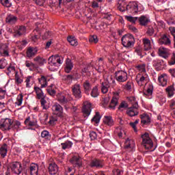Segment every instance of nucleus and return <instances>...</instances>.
Returning <instances> with one entry per match:
<instances>
[{
	"instance_id": "nucleus-39",
	"label": "nucleus",
	"mask_w": 175,
	"mask_h": 175,
	"mask_svg": "<svg viewBox=\"0 0 175 175\" xmlns=\"http://www.w3.org/2000/svg\"><path fill=\"white\" fill-rule=\"evenodd\" d=\"M35 62H38L40 66H43L44 64H46L47 61L45 59L42 58L40 56H37L33 59Z\"/></svg>"
},
{
	"instance_id": "nucleus-25",
	"label": "nucleus",
	"mask_w": 175,
	"mask_h": 175,
	"mask_svg": "<svg viewBox=\"0 0 175 175\" xmlns=\"http://www.w3.org/2000/svg\"><path fill=\"white\" fill-rule=\"evenodd\" d=\"M5 21L8 24L13 25V24H16V23H17V16L10 14L6 17Z\"/></svg>"
},
{
	"instance_id": "nucleus-28",
	"label": "nucleus",
	"mask_w": 175,
	"mask_h": 175,
	"mask_svg": "<svg viewBox=\"0 0 175 175\" xmlns=\"http://www.w3.org/2000/svg\"><path fill=\"white\" fill-rule=\"evenodd\" d=\"M142 42L144 43V50H145V51L151 50V41L148 38H144Z\"/></svg>"
},
{
	"instance_id": "nucleus-52",
	"label": "nucleus",
	"mask_w": 175,
	"mask_h": 175,
	"mask_svg": "<svg viewBox=\"0 0 175 175\" xmlns=\"http://www.w3.org/2000/svg\"><path fill=\"white\" fill-rule=\"evenodd\" d=\"M25 66L29 68V70H33L35 69V64L28 61L25 62Z\"/></svg>"
},
{
	"instance_id": "nucleus-53",
	"label": "nucleus",
	"mask_w": 175,
	"mask_h": 175,
	"mask_svg": "<svg viewBox=\"0 0 175 175\" xmlns=\"http://www.w3.org/2000/svg\"><path fill=\"white\" fill-rule=\"evenodd\" d=\"M57 121H58L57 116H51L49 119V124L51 125H55V122H57Z\"/></svg>"
},
{
	"instance_id": "nucleus-49",
	"label": "nucleus",
	"mask_w": 175,
	"mask_h": 175,
	"mask_svg": "<svg viewBox=\"0 0 175 175\" xmlns=\"http://www.w3.org/2000/svg\"><path fill=\"white\" fill-rule=\"evenodd\" d=\"M23 98L24 96H23V94L18 95L15 105H17V106H21V105H23Z\"/></svg>"
},
{
	"instance_id": "nucleus-22",
	"label": "nucleus",
	"mask_w": 175,
	"mask_h": 175,
	"mask_svg": "<svg viewBox=\"0 0 175 175\" xmlns=\"http://www.w3.org/2000/svg\"><path fill=\"white\" fill-rule=\"evenodd\" d=\"M141 122L142 125H150L151 122V119L150 118V116L147 114H142L141 115Z\"/></svg>"
},
{
	"instance_id": "nucleus-13",
	"label": "nucleus",
	"mask_w": 175,
	"mask_h": 175,
	"mask_svg": "<svg viewBox=\"0 0 175 175\" xmlns=\"http://www.w3.org/2000/svg\"><path fill=\"white\" fill-rule=\"evenodd\" d=\"M0 54L3 57H9V46L6 44H0Z\"/></svg>"
},
{
	"instance_id": "nucleus-48",
	"label": "nucleus",
	"mask_w": 175,
	"mask_h": 175,
	"mask_svg": "<svg viewBox=\"0 0 175 175\" xmlns=\"http://www.w3.org/2000/svg\"><path fill=\"white\" fill-rule=\"evenodd\" d=\"M100 121V115L99 114V112H96L95 116L92 118V122L99 124Z\"/></svg>"
},
{
	"instance_id": "nucleus-45",
	"label": "nucleus",
	"mask_w": 175,
	"mask_h": 175,
	"mask_svg": "<svg viewBox=\"0 0 175 175\" xmlns=\"http://www.w3.org/2000/svg\"><path fill=\"white\" fill-rule=\"evenodd\" d=\"M58 101L59 102V103H61V105H63L64 106H65L66 103L69 102L68 100V98H66L64 95L59 96V97L58 98Z\"/></svg>"
},
{
	"instance_id": "nucleus-10",
	"label": "nucleus",
	"mask_w": 175,
	"mask_h": 175,
	"mask_svg": "<svg viewBox=\"0 0 175 175\" xmlns=\"http://www.w3.org/2000/svg\"><path fill=\"white\" fill-rule=\"evenodd\" d=\"M70 162L75 167H81L83 163H81V159H80V156L79 154H75L70 159Z\"/></svg>"
},
{
	"instance_id": "nucleus-44",
	"label": "nucleus",
	"mask_w": 175,
	"mask_h": 175,
	"mask_svg": "<svg viewBox=\"0 0 175 175\" xmlns=\"http://www.w3.org/2000/svg\"><path fill=\"white\" fill-rule=\"evenodd\" d=\"M25 124L28 126H36V121H31V117H27L25 120Z\"/></svg>"
},
{
	"instance_id": "nucleus-41",
	"label": "nucleus",
	"mask_w": 175,
	"mask_h": 175,
	"mask_svg": "<svg viewBox=\"0 0 175 175\" xmlns=\"http://www.w3.org/2000/svg\"><path fill=\"white\" fill-rule=\"evenodd\" d=\"M38 81L41 85V88H44L45 87H47V79H46V77L41 76V77L38 79Z\"/></svg>"
},
{
	"instance_id": "nucleus-38",
	"label": "nucleus",
	"mask_w": 175,
	"mask_h": 175,
	"mask_svg": "<svg viewBox=\"0 0 175 175\" xmlns=\"http://www.w3.org/2000/svg\"><path fill=\"white\" fill-rule=\"evenodd\" d=\"M83 88L85 94L86 95H90V90H91V83L88 81H86L83 83Z\"/></svg>"
},
{
	"instance_id": "nucleus-35",
	"label": "nucleus",
	"mask_w": 175,
	"mask_h": 175,
	"mask_svg": "<svg viewBox=\"0 0 175 175\" xmlns=\"http://www.w3.org/2000/svg\"><path fill=\"white\" fill-rule=\"evenodd\" d=\"M110 87V85L109 83V81L103 82L101 83V91L103 94H106L109 91V88Z\"/></svg>"
},
{
	"instance_id": "nucleus-36",
	"label": "nucleus",
	"mask_w": 175,
	"mask_h": 175,
	"mask_svg": "<svg viewBox=\"0 0 175 175\" xmlns=\"http://www.w3.org/2000/svg\"><path fill=\"white\" fill-rule=\"evenodd\" d=\"M34 90L36 93L38 99H40V98H44V93H43V90H42L40 88L34 87Z\"/></svg>"
},
{
	"instance_id": "nucleus-23",
	"label": "nucleus",
	"mask_w": 175,
	"mask_h": 175,
	"mask_svg": "<svg viewBox=\"0 0 175 175\" xmlns=\"http://www.w3.org/2000/svg\"><path fill=\"white\" fill-rule=\"evenodd\" d=\"M165 92L168 98H172V96H174L175 93L174 85L172 84L168 86L167 88H165Z\"/></svg>"
},
{
	"instance_id": "nucleus-6",
	"label": "nucleus",
	"mask_w": 175,
	"mask_h": 175,
	"mask_svg": "<svg viewBox=\"0 0 175 175\" xmlns=\"http://www.w3.org/2000/svg\"><path fill=\"white\" fill-rule=\"evenodd\" d=\"M115 78L118 83H125L128 80V73L122 70L117 71L115 72Z\"/></svg>"
},
{
	"instance_id": "nucleus-30",
	"label": "nucleus",
	"mask_w": 175,
	"mask_h": 175,
	"mask_svg": "<svg viewBox=\"0 0 175 175\" xmlns=\"http://www.w3.org/2000/svg\"><path fill=\"white\" fill-rule=\"evenodd\" d=\"M118 105V96H114L110 104L109 105V108L111 109L112 110H114V109H116V105Z\"/></svg>"
},
{
	"instance_id": "nucleus-2",
	"label": "nucleus",
	"mask_w": 175,
	"mask_h": 175,
	"mask_svg": "<svg viewBox=\"0 0 175 175\" xmlns=\"http://www.w3.org/2000/svg\"><path fill=\"white\" fill-rule=\"evenodd\" d=\"M122 44L126 49H131L135 44V38L132 34H125L122 38Z\"/></svg>"
},
{
	"instance_id": "nucleus-5",
	"label": "nucleus",
	"mask_w": 175,
	"mask_h": 175,
	"mask_svg": "<svg viewBox=\"0 0 175 175\" xmlns=\"http://www.w3.org/2000/svg\"><path fill=\"white\" fill-rule=\"evenodd\" d=\"M89 166L92 169H102L105 166V160L98 158L92 159L89 163Z\"/></svg>"
},
{
	"instance_id": "nucleus-1",
	"label": "nucleus",
	"mask_w": 175,
	"mask_h": 175,
	"mask_svg": "<svg viewBox=\"0 0 175 175\" xmlns=\"http://www.w3.org/2000/svg\"><path fill=\"white\" fill-rule=\"evenodd\" d=\"M21 122L18 120L12 121V119H1L0 121V129L1 131H10V129H18Z\"/></svg>"
},
{
	"instance_id": "nucleus-58",
	"label": "nucleus",
	"mask_w": 175,
	"mask_h": 175,
	"mask_svg": "<svg viewBox=\"0 0 175 175\" xmlns=\"http://www.w3.org/2000/svg\"><path fill=\"white\" fill-rule=\"evenodd\" d=\"M128 107V103L125 101H122L118 107V110H121L122 109H126Z\"/></svg>"
},
{
	"instance_id": "nucleus-7",
	"label": "nucleus",
	"mask_w": 175,
	"mask_h": 175,
	"mask_svg": "<svg viewBox=\"0 0 175 175\" xmlns=\"http://www.w3.org/2000/svg\"><path fill=\"white\" fill-rule=\"evenodd\" d=\"M126 11L129 13H132V14H135L139 12V5H137V2L132 1L130 2L126 8Z\"/></svg>"
},
{
	"instance_id": "nucleus-57",
	"label": "nucleus",
	"mask_w": 175,
	"mask_h": 175,
	"mask_svg": "<svg viewBox=\"0 0 175 175\" xmlns=\"http://www.w3.org/2000/svg\"><path fill=\"white\" fill-rule=\"evenodd\" d=\"M7 65H8V61H6V59L0 60V69H5Z\"/></svg>"
},
{
	"instance_id": "nucleus-32",
	"label": "nucleus",
	"mask_w": 175,
	"mask_h": 175,
	"mask_svg": "<svg viewBox=\"0 0 175 175\" xmlns=\"http://www.w3.org/2000/svg\"><path fill=\"white\" fill-rule=\"evenodd\" d=\"M126 113L129 117H135L139 114L137 109L133 108H128Z\"/></svg>"
},
{
	"instance_id": "nucleus-9",
	"label": "nucleus",
	"mask_w": 175,
	"mask_h": 175,
	"mask_svg": "<svg viewBox=\"0 0 175 175\" xmlns=\"http://www.w3.org/2000/svg\"><path fill=\"white\" fill-rule=\"evenodd\" d=\"M72 95L76 99H81L83 95L81 94V86L80 84H75L72 87Z\"/></svg>"
},
{
	"instance_id": "nucleus-8",
	"label": "nucleus",
	"mask_w": 175,
	"mask_h": 175,
	"mask_svg": "<svg viewBox=\"0 0 175 175\" xmlns=\"http://www.w3.org/2000/svg\"><path fill=\"white\" fill-rule=\"evenodd\" d=\"M10 168L12 173H14V174L20 175L21 174V172H23V167L21 166V163L18 162L12 163L10 165Z\"/></svg>"
},
{
	"instance_id": "nucleus-34",
	"label": "nucleus",
	"mask_w": 175,
	"mask_h": 175,
	"mask_svg": "<svg viewBox=\"0 0 175 175\" xmlns=\"http://www.w3.org/2000/svg\"><path fill=\"white\" fill-rule=\"evenodd\" d=\"M103 122L108 125V126H113V125H114V120H113L111 116H105Z\"/></svg>"
},
{
	"instance_id": "nucleus-46",
	"label": "nucleus",
	"mask_w": 175,
	"mask_h": 175,
	"mask_svg": "<svg viewBox=\"0 0 175 175\" xmlns=\"http://www.w3.org/2000/svg\"><path fill=\"white\" fill-rule=\"evenodd\" d=\"M40 99L41 107H42L43 110H47V109H49V107L47 106V101L44 98V96L41 97Z\"/></svg>"
},
{
	"instance_id": "nucleus-24",
	"label": "nucleus",
	"mask_w": 175,
	"mask_h": 175,
	"mask_svg": "<svg viewBox=\"0 0 175 175\" xmlns=\"http://www.w3.org/2000/svg\"><path fill=\"white\" fill-rule=\"evenodd\" d=\"M156 29L157 27L155 26H148L146 31V35H148V36H154V38H156L157 35V33H155Z\"/></svg>"
},
{
	"instance_id": "nucleus-26",
	"label": "nucleus",
	"mask_w": 175,
	"mask_h": 175,
	"mask_svg": "<svg viewBox=\"0 0 175 175\" xmlns=\"http://www.w3.org/2000/svg\"><path fill=\"white\" fill-rule=\"evenodd\" d=\"M52 109L54 111H56L57 113V116L59 117H62V113L64 111V109L59 104H56L52 107Z\"/></svg>"
},
{
	"instance_id": "nucleus-51",
	"label": "nucleus",
	"mask_w": 175,
	"mask_h": 175,
	"mask_svg": "<svg viewBox=\"0 0 175 175\" xmlns=\"http://www.w3.org/2000/svg\"><path fill=\"white\" fill-rule=\"evenodd\" d=\"M46 92L48 94H49L51 95V96H54V95H55V90L54 89H53V85L49 86L46 88Z\"/></svg>"
},
{
	"instance_id": "nucleus-11",
	"label": "nucleus",
	"mask_w": 175,
	"mask_h": 175,
	"mask_svg": "<svg viewBox=\"0 0 175 175\" xmlns=\"http://www.w3.org/2000/svg\"><path fill=\"white\" fill-rule=\"evenodd\" d=\"M159 55L162 58H165V59H167L170 55V50L165 47H160L159 49Z\"/></svg>"
},
{
	"instance_id": "nucleus-14",
	"label": "nucleus",
	"mask_w": 175,
	"mask_h": 175,
	"mask_svg": "<svg viewBox=\"0 0 175 175\" xmlns=\"http://www.w3.org/2000/svg\"><path fill=\"white\" fill-rule=\"evenodd\" d=\"M73 69V62L69 58L66 59V63L64 64V72L66 73H70Z\"/></svg>"
},
{
	"instance_id": "nucleus-62",
	"label": "nucleus",
	"mask_w": 175,
	"mask_h": 175,
	"mask_svg": "<svg viewBox=\"0 0 175 175\" xmlns=\"http://www.w3.org/2000/svg\"><path fill=\"white\" fill-rule=\"evenodd\" d=\"M39 38H40V36L34 35V36H31V40H32V42H34V43H36V42H38V40H39Z\"/></svg>"
},
{
	"instance_id": "nucleus-16",
	"label": "nucleus",
	"mask_w": 175,
	"mask_h": 175,
	"mask_svg": "<svg viewBox=\"0 0 175 175\" xmlns=\"http://www.w3.org/2000/svg\"><path fill=\"white\" fill-rule=\"evenodd\" d=\"M25 33V27L19 26L16 30H15L14 33V38H20V36H23Z\"/></svg>"
},
{
	"instance_id": "nucleus-55",
	"label": "nucleus",
	"mask_w": 175,
	"mask_h": 175,
	"mask_svg": "<svg viewBox=\"0 0 175 175\" xmlns=\"http://www.w3.org/2000/svg\"><path fill=\"white\" fill-rule=\"evenodd\" d=\"M168 65H170V66L175 65V53H172V55L171 56V59L168 61Z\"/></svg>"
},
{
	"instance_id": "nucleus-3",
	"label": "nucleus",
	"mask_w": 175,
	"mask_h": 175,
	"mask_svg": "<svg viewBox=\"0 0 175 175\" xmlns=\"http://www.w3.org/2000/svg\"><path fill=\"white\" fill-rule=\"evenodd\" d=\"M142 139V145L146 148V150H151L154 147V142L152 139L150 137V134L148 133H145L141 135Z\"/></svg>"
},
{
	"instance_id": "nucleus-37",
	"label": "nucleus",
	"mask_w": 175,
	"mask_h": 175,
	"mask_svg": "<svg viewBox=\"0 0 175 175\" xmlns=\"http://www.w3.org/2000/svg\"><path fill=\"white\" fill-rule=\"evenodd\" d=\"M0 154L3 158L6 157V154H8V145L6 144H3L0 148Z\"/></svg>"
},
{
	"instance_id": "nucleus-59",
	"label": "nucleus",
	"mask_w": 175,
	"mask_h": 175,
	"mask_svg": "<svg viewBox=\"0 0 175 175\" xmlns=\"http://www.w3.org/2000/svg\"><path fill=\"white\" fill-rule=\"evenodd\" d=\"M90 137L91 140H95V139L98 137V135H96V133L95 131H91L90 133Z\"/></svg>"
},
{
	"instance_id": "nucleus-50",
	"label": "nucleus",
	"mask_w": 175,
	"mask_h": 175,
	"mask_svg": "<svg viewBox=\"0 0 175 175\" xmlns=\"http://www.w3.org/2000/svg\"><path fill=\"white\" fill-rule=\"evenodd\" d=\"M41 137H43L44 139H51V135H50V133H49V131H43L41 133Z\"/></svg>"
},
{
	"instance_id": "nucleus-43",
	"label": "nucleus",
	"mask_w": 175,
	"mask_h": 175,
	"mask_svg": "<svg viewBox=\"0 0 175 175\" xmlns=\"http://www.w3.org/2000/svg\"><path fill=\"white\" fill-rule=\"evenodd\" d=\"M0 3L4 8H12V0H0Z\"/></svg>"
},
{
	"instance_id": "nucleus-18",
	"label": "nucleus",
	"mask_w": 175,
	"mask_h": 175,
	"mask_svg": "<svg viewBox=\"0 0 175 175\" xmlns=\"http://www.w3.org/2000/svg\"><path fill=\"white\" fill-rule=\"evenodd\" d=\"M91 103H88L87 105H84L83 107V117L85 118L89 117L90 114H91Z\"/></svg>"
},
{
	"instance_id": "nucleus-56",
	"label": "nucleus",
	"mask_w": 175,
	"mask_h": 175,
	"mask_svg": "<svg viewBox=\"0 0 175 175\" xmlns=\"http://www.w3.org/2000/svg\"><path fill=\"white\" fill-rule=\"evenodd\" d=\"M135 51L137 54V55L141 57V58H143V49L140 48V46L137 47Z\"/></svg>"
},
{
	"instance_id": "nucleus-63",
	"label": "nucleus",
	"mask_w": 175,
	"mask_h": 175,
	"mask_svg": "<svg viewBox=\"0 0 175 175\" xmlns=\"http://www.w3.org/2000/svg\"><path fill=\"white\" fill-rule=\"evenodd\" d=\"M168 72L172 76V77L175 78V68H170V70H168Z\"/></svg>"
},
{
	"instance_id": "nucleus-47",
	"label": "nucleus",
	"mask_w": 175,
	"mask_h": 175,
	"mask_svg": "<svg viewBox=\"0 0 175 175\" xmlns=\"http://www.w3.org/2000/svg\"><path fill=\"white\" fill-rule=\"evenodd\" d=\"M125 18L126 20H127V21H129L130 23H131V24H136V21H137L139 17L126 16Z\"/></svg>"
},
{
	"instance_id": "nucleus-42",
	"label": "nucleus",
	"mask_w": 175,
	"mask_h": 175,
	"mask_svg": "<svg viewBox=\"0 0 175 175\" xmlns=\"http://www.w3.org/2000/svg\"><path fill=\"white\" fill-rule=\"evenodd\" d=\"M154 91V86L152 85H149L146 91L144 92V95L146 96H151L152 95V92Z\"/></svg>"
},
{
	"instance_id": "nucleus-33",
	"label": "nucleus",
	"mask_w": 175,
	"mask_h": 175,
	"mask_svg": "<svg viewBox=\"0 0 175 175\" xmlns=\"http://www.w3.org/2000/svg\"><path fill=\"white\" fill-rule=\"evenodd\" d=\"M62 150H68L69 148H72V146H73V142L71 141L67 140L65 142L61 144Z\"/></svg>"
},
{
	"instance_id": "nucleus-54",
	"label": "nucleus",
	"mask_w": 175,
	"mask_h": 175,
	"mask_svg": "<svg viewBox=\"0 0 175 175\" xmlns=\"http://www.w3.org/2000/svg\"><path fill=\"white\" fill-rule=\"evenodd\" d=\"M15 83L18 85V84H21L23 83V79L20 78V75H18V72H16L15 74Z\"/></svg>"
},
{
	"instance_id": "nucleus-20",
	"label": "nucleus",
	"mask_w": 175,
	"mask_h": 175,
	"mask_svg": "<svg viewBox=\"0 0 175 175\" xmlns=\"http://www.w3.org/2000/svg\"><path fill=\"white\" fill-rule=\"evenodd\" d=\"M48 169H49V174L54 175L58 173V165H57L55 163L49 164Z\"/></svg>"
},
{
	"instance_id": "nucleus-17",
	"label": "nucleus",
	"mask_w": 175,
	"mask_h": 175,
	"mask_svg": "<svg viewBox=\"0 0 175 175\" xmlns=\"http://www.w3.org/2000/svg\"><path fill=\"white\" fill-rule=\"evenodd\" d=\"M29 172H30L31 175H38L39 173V165L36 163H31Z\"/></svg>"
},
{
	"instance_id": "nucleus-60",
	"label": "nucleus",
	"mask_w": 175,
	"mask_h": 175,
	"mask_svg": "<svg viewBox=\"0 0 175 175\" xmlns=\"http://www.w3.org/2000/svg\"><path fill=\"white\" fill-rule=\"evenodd\" d=\"M89 42L90 43H96L98 42V37L96 36H93L90 38Z\"/></svg>"
},
{
	"instance_id": "nucleus-61",
	"label": "nucleus",
	"mask_w": 175,
	"mask_h": 175,
	"mask_svg": "<svg viewBox=\"0 0 175 175\" xmlns=\"http://www.w3.org/2000/svg\"><path fill=\"white\" fill-rule=\"evenodd\" d=\"M6 91L3 90L2 88H0V99H5V94Z\"/></svg>"
},
{
	"instance_id": "nucleus-19",
	"label": "nucleus",
	"mask_w": 175,
	"mask_h": 175,
	"mask_svg": "<svg viewBox=\"0 0 175 175\" xmlns=\"http://www.w3.org/2000/svg\"><path fill=\"white\" fill-rule=\"evenodd\" d=\"M138 21L142 27H147L150 21L147 16L142 15L138 18Z\"/></svg>"
},
{
	"instance_id": "nucleus-31",
	"label": "nucleus",
	"mask_w": 175,
	"mask_h": 175,
	"mask_svg": "<svg viewBox=\"0 0 175 175\" xmlns=\"http://www.w3.org/2000/svg\"><path fill=\"white\" fill-rule=\"evenodd\" d=\"M159 43L160 44H165L166 46H169V44H170V39L167 35H163L159 39Z\"/></svg>"
},
{
	"instance_id": "nucleus-4",
	"label": "nucleus",
	"mask_w": 175,
	"mask_h": 175,
	"mask_svg": "<svg viewBox=\"0 0 175 175\" xmlns=\"http://www.w3.org/2000/svg\"><path fill=\"white\" fill-rule=\"evenodd\" d=\"M64 62V58L61 57L58 55H55L51 56L48 59V64L51 65V66H59V65H62Z\"/></svg>"
},
{
	"instance_id": "nucleus-40",
	"label": "nucleus",
	"mask_w": 175,
	"mask_h": 175,
	"mask_svg": "<svg viewBox=\"0 0 175 175\" xmlns=\"http://www.w3.org/2000/svg\"><path fill=\"white\" fill-rule=\"evenodd\" d=\"M90 95L92 98H98L99 96V90L98 86H94L91 91Z\"/></svg>"
},
{
	"instance_id": "nucleus-15",
	"label": "nucleus",
	"mask_w": 175,
	"mask_h": 175,
	"mask_svg": "<svg viewBox=\"0 0 175 175\" xmlns=\"http://www.w3.org/2000/svg\"><path fill=\"white\" fill-rule=\"evenodd\" d=\"M135 141H133V139L127 138L124 142V148L127 150L130 149V151H133V148H135Z\"/></svg>"
},
{
	"instance_id": "nucleus-64",
	"label": "nucleus",
	"mask_w": 175,
	"mask_h": 175,
	"mask_svg": "<svg viewBox=\"0 0 175 175\" xmlns=\"http://www.w3.org/2000/svg\"><path fill=\"white\" fill-rule=\"evenodd\" d=\"M170 32L172 35V36H175V27H170L169 28Z\"/></svg>"
},
{
	"instance_id": "nucleus-27",
	"label": "nucleus",
	"mask_w": 175,
	"mask_h": 175,
	"mask_svg": "<svg viewBox=\"0 0 175 175\" xmlns=\"http://www.w3.org/2000/svg\"><path fill=\"white\" fill-rule=\"evenodd\" d=\"M135 80L140 87L144 84H146V77L140 74L137 75Z\"/></svg>"
},
{
	"instance_id": "nucleus-12",
	"label": "nucleus",
	"mask_w": 175,
	"mask_h": 175,
	"mask_svg": "<svg viewBox=\"0 0 175 175\" xmlns=\"http://www.w3.org/2000/svg\"><path fill=\"white\" fill-rule=\"evenodd\" d=\"M36 54H38V48L32 46L27 48L26 51V57H27V58L31 59V58H33Z\"/></svg>"
},
{
	"instance_id": "nucleus-29",
	"label": "nucleus",
	"mask_w": 175,
	"mask_h": 175,
	"mask_svg": "<svg viewBox=\"0 0 175 175\" xmlns=\"http://www.w3.org/2000/svg\"><path fill=\"white\" fill-rule=\"evenodd\" d=\"M152 65L157 70H162V65H163V60H153Z\"/></svg>"
},
{
	"instance_id": "nucleus-21",
	"label": "nucleus",
	"mask_w": 175,
	"mask_h": 175,
	"mask_svg": "<svg viewBox=\"0 0 175 175\" xmlns=\"http://www.w3.org/2000/svg\"><path fill=\"white\" fill-rule=\"evenodd\" d=\"M158 80L162 87H166L167 85V75H161L160 77H159Z\"/></svg>"
}]
</instances>
